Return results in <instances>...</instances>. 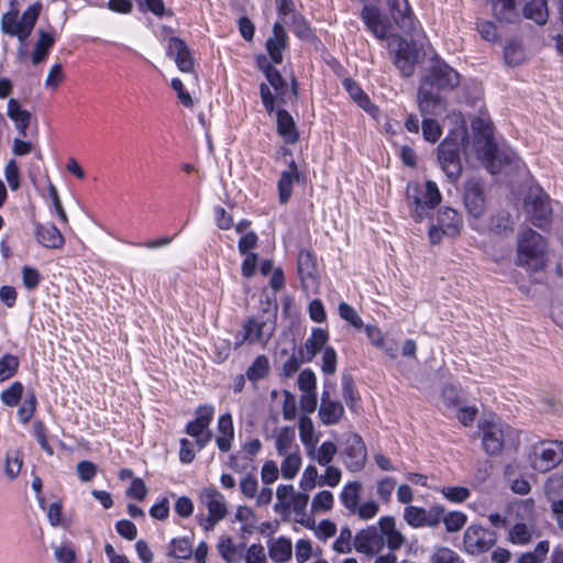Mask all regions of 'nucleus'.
<instances>
[{"mask_svg":"<svg viewBox=\"0 0 563 563\" xmlns=\"http://www.w3.org/2000/svg\"><path fill=\"white\" fill-rule=\"evenodd\" d=\"M523 15L543 25L549 18L547 0H531L523 7Z\"/></svg>","mask_w":563,"mask_h":563,"instance_id":"nucleus-37","label":"nucleus"},{"mask_svg":"<svg viewBox=\"0 0 563 563\" xmlns=\"http://www.w3.org/2000/svg\"><path fill=\"white\" fill-rule=\"evenodd\" d=\"M471 128L472 146L477 157L487 164V168L492 174L500 173L503 158L494 141L490 121L477 117L472 120ZM504 161L509 162V158L505 155Z\"/></svg>","mask_w":563,"mask_h":563,"instance_id":"nucleus-3","label":"nucleus"},{"mask_svg":"<svg viewBox=\"0 0 563 563\" xmlns=\"http://www.w3.org/2000/svg\"><path fill=\"white\" fill-rule=\"evenodd\" d=\"M448 532H456L463 528L467 521L465 514L460 511H451L443 515L442 520Z\"/></svg>","mask_w":563,"mask_h":563,"instance_id":"nucleus-53","label":"nucleus"},{"mask_svg":"<svg viewBox=\"0 0 563 563\" xmlns=\"http://www.w3.org/2000/svg\"><path fill=\"white\" fill-rule=\"evenodd\" d=\"M5 179L9 184V187L12 190H18L20 187V173L18 164L14 159H11L5 166Z\"/></svg>","mask_w":563,"mask_h":563,"instance_id":"nucleus-63","label":"nucleus"},{"mask_svg":"<svg viewBox=\"0 0 563 563\" xmlns=\"http://www.w3.org/2000/svg\"><path fill=\"white\" fill-rule=\"evenodd\" d=\"M339 314L355 329H361L363 327V321L355 309L346 302H341L339 305Z\"/></svg>","mask_w":563,"mask_h":563,"instance_id":"nucleus-57","label":"nucleus"},{"mask_svg":"<svg viewBox=\"0 0 563 563\" xmlns=\"http://www.w3.org/2000/svg\"><path fill=\"white\" fill-rule=\"evenodd\" d=\"M288 46V36L280 22L273 26V34L266 41V51L275 64L283 62V51Z\"/></svg>","mask_w":563,"mask_h":563,"instance_id":"nucleus-24","label":"nucleus"},{"mask_svg":"<svg viewBox=\"0 0 563 563\" xmlns=\"http://www.w3.org/2000/svg\"><path fill=\"white\" fill-rule=\"evenodd\" d=\"M329 339L328 332L322 329H314L311 336L307 339L303 346L299 349V354L306 362H310L319 351L323 349Z\"/></svg>","mask_w":563,"mask_h":563,"instance_id":"nucleus-29","label":"nucleus"},{"mask_svg":"<svg viewBox=\"0 0 563 563\" xmlns=\"http://www.w3.org/2000/svg\"><path fill=\"white\" fill-rule=\"evenodd\" d=\"M344 87L346 91L349 92L350 97L358 103L361 108H363L366 111H369V108L372 107L371 100L363 92L361 87L351 79L344 80Z\"/></svg>","mask_w":563,"mask_h":563,"instance_id":"nucleus-49","label":"nucleus"},{"mask_svg":"<svg viewBox=\"0 0 563 563\" xmlns=\"http://www.w3.org/2000/svg\"><path fill=\"white\" fill-rule=\"evenodd\" d=\"M361 488L362 486L357 482L349 483L344 486L340 496L343 505L353 514L356 512L358 506Z\"/></svg>","mask_w":563,"mask_h":563,"instance_id":"nucleus-41","label":"nucleus"},{"mask_svg":"<svg viewBox=\"0 0 563 563\" xmlns=\"http://www.w3.org/2000/svg\"><path fill=\"white\" fill-rule=\"evenodd\" d=\"M197 418L190 421L186 427V432L197 439V444L203 448L211 439V431L208 427L213 417V408L211 406H200L197 411Z\"/></svg>","mask_w":563,"mask_h":563,"instance_id":"nucleus-18","label":"nucleus"},{"mask_svg":"<svg viewBox=\"0 0 563 563\" xmlns=\"http://www.w3.org/2000/svg\"><path fill=\"white\" fill-rule=\"evenodd\" d=\"M533 470L545 473L555 468L563 461V442L544 441L533 445L529 455Z\"/></svg>","mask_w":563,"mask_h":563,"instance_id":"nucleus-8","label":"nucleus"},{"mask_svg":"<svg viewBox=\"0 0 563 563\" xmlns=\"http://www.w3.org/2000/svg\"><path fill=\"white\" fill-rule=\"evenodd\" d=\"M269 556L275 562H286L291 558V542L279 538L269 547Z\"/></svg>","mask_w":563,"mask_h":563,"instance_id":"nucleus-42","label":"nucleus"},{"mask_svg":"<svg viewBox=\"0 0 563 563\" xmlns=\"http://www.w3.org/2000/svg\"><path fill=\"white\" fill-rule=\"evenodd\" d=\"M295 344H291V353L289 357L283 362V375L285 377H291L300 368L301 363L306 362L301 354L296 353Z\"/></svg>","mask_w":563,"mask_h":563,"instance_id":"nucleus-55","label":"nucleus"},{"mask_svg":"<svg viewBox=\"0 0 563 563\" xmlns=\"http://www.w3.org/2000/svg\"><path fill=\"white\" fill-rule=\"evenodd\" d=\"M532 533L525 523H517L510 530V541L517 544H527L531 541Z\"/></svg>","mask_w":563,"mask_h":563,"instance_id":"nucleus-58","label":"nucleus"},{"mask_svg":"<svg viewBox=\"0 0 563 563\" xmlns=\"http://www.w3.org/2000/svg\"><path fill=\"white\" fill-rule=\"evenodd\" d=\"M299 437L305 446L309 448L313 443L319 442V434L314 431V426L311 418L307 415H302L299 418Z\"/></svg>","mask_w":563,"mask_h":563,"instance_id":"nucleus-40","label":"nucleus"},{"mask_svg":"<svg viewBox=\"0 0 563 563\" xmlns=\"http://www.w3.org/2000/svg\"><path fill=\"white\" fill-rule=\"evenodd\" d=\"M244 339L250 343L266 344L275 331L274 322L263 320L262 318L250 319L244 325Z\"/></svg>","mask_w":563,"mask_h":563,"instance_id":"nucleus-22","label":"nucleus"},{"mask_svg":"<svg viewBox=\"0 0 563 563\" xmlns=\"http://www.w3.org/2000/svg\"><path fill=\"white\" fill-rule=\"evenodd\" d=\"M192 554V547L188 539H174L169 544L168 555L179 559L187 560Z\"/></svg>","mask_w":563,"mask_h":563,"instance_id":"nucleus-46","label":"nucleus"},{"mask_svg":"<svg viewBox=\"0 0 563 563\" xmlns=\"http://www.w3.org/2000/svg\"><path fill=\"white\" fill-rule=\"evenodd\" d=\"M464 206L470 216L479 219L487 209L485 183L481 177L472 176L464 184Z\"/></svg>","mask_w":563,"mask_h":563,"instance_id":"nucleus-10","label":"nucleus"},{"mask_svg":"<svg viewBox=\"0 0 563 563\" xmlns=\"http://www.w3.org/2000/svg\"><path fill=\"white\" fill-rule=\"evenodd\" d=\"M147 495V487L142 478H133L131 486L126 490V496L137 499L140 501L144 500Z\"/></svg>","mask_w":563,"mask_h":563,"instance_id":"nucleus-64","label":"nucleus"},{"mask_svg":"<svg viewBox=\"0 0 563 563\" xmlns=\"http://www.w3.org/2000/svg\"><path fill=\"white\" fill-rule=\"evenodd\" d=\"M298 388L302 393H316V375L311 369H303L298 376Z\"/></svg>","mask_w":563,"mask_h":563,"instance_id":"nucleus-59","label":"nucleus"},{"mask_svg":"<svg viewBox=\"0 0 563 563\" xmlns=\"http://www.w3.org/2000/svg\"><path fill=\"white\" fill-rule=\"evenodd\" d=\"M298 275L301 280L302 288L306 291L317 292L319 289V279L317 275V262L312 252L302 250L297 258Z\"/></svg>","mask_w":563,"mask_h":563,"instance_id":"nucleus-17","label":"nucleus"},{"mask_svg":"<svg viewBox=\"0 0 563 563\" xmlns=\"http://www.w3.org/2000/svg\"><path fill=\"white\" fill-rule=\"evenodd\" d=\"M518 213L515 214L506 209H500L489 218L488 231L499 238H509L515 230Z\"/></svg>","mask_w":563,"mask_h":563,"instance_id":"nucleus-21","label":"nucleus"},{"mask_svg":"<svg viewBox=\"0 0 563 563\" xmlns=\"http://www.w3.org/2000/svg\"><path fill=\"white\" fill-rule=\"evenodd\" d=\"M333 495L329 490L318 493L312 499L311 508L313 511H329L333 507Z\"/></svg>","mask_w":563,"mask_h":563,"instance_id":"nucleus-56","label":"nucleus"},{"mask_svg":"<svg viewBox=\"0 0 563 563\" xmlns=\"http://www.w3.org/2000/svg\"><path fill=\"white\" fill-rule=\"evenodd\" d=\"M544 495L559 527L563 529V475L553 474L548 477L544 483Z\"/></svg>","mask_w":563,"mask_h":563,"instance_id":"nucleus-19","label":"nucleus"},{"mask_svg":"<svg viewBox=\"0 0 563 563\" xmlns=\"http://www.w3.org/2000/svg\"><path fill=\"white\" fill-rule=\"evenodd\" d=\"M301 173L298 170L297 164L295 161H291L288 164V170H284L280 174V178L278 180V195L280 203H286L292 191V184L295 181H299L301 178Z\"/></svg>","mask_w":563,"mask_h":563,"instance_id":"nucleus-25","label":"nucleus"},{"mask_svg":"<svg viewBox=\"0 0 563 563\" xmlns=\"http://www.w3.org/2000/svg\"><path fill=\"white\" fill-rule=\"evenodd\" d=\"M218 430L220 435L217 438V444L220 451L228 452L231 449V441L234 435L233 422L230 413H224L219 418Z\"/></svg>","mask_w":563,"mask_h":563,"instance_id":"nucleus-35","label":"nucleus"},{"mask_svg":"<svg viewBox=\"0 0 563 563\" xmlns=\"http://www.w3.org/2000/svg\"><path fill=\"white\" fill-rule=\"evenodd\" d=\"M441 198L439 188L432 180H427L423 187L418 183H410L407 186L406 200L410 216L416 222L429 217V211L441 202Z\"/></svg>","mask_w":563,"mask_h":563,"instance_id":"nucleus-4","label":"nucleus"},{"mask_svg":"<svg viewBox=\"0 0 563 563\" xmlns=\"http://www.w3.org/2000/svg\"><path fill=\"white\" fill-rule=\"evenodd\" d=\"M7 114L15 123L18 132L22 136H26V130L32 118L31 113L23 109L16 99L12 98L8 101Z\"/></svg>","mask_w":563,"mask_h":563,"instance_id":"nucleus-31","label":"nucleus"},{"mask_svg":"<svg viewBox=\"0 0 563 563\" xmlns=\"http://www.w3.org/2000/svg\"><path fill=\"white\" fill-rule=\"evenodd\" d=\"M42 5L38 2L30 5L19 20V11L12 9L1 18V30L4 34L16 36L23 44L31 35L38 19Z\"/></svg>","mask_w":563,"mask_h":563,"instance_id":"nucleus-5","label":"nucleus"},{"mask_svg":"<svg viewBox=\"0 0 563 563\" xmlns=\"http://www.w3.org/2000/svg\"><path fill=\"white\" fill-rule=\"evenodd\" d=\"M266 79L268 80L269 85L275 89L278 97L282 99V101L285 100L287 96V85L284 78L282 77L280 73L274 68V67H266Z\"/></svg>","mask_w":563,"mask_h":563,"instance_id":"nucleus-50","label":"nucleus"},{"mask_svg":"<svg viewBox=\"0 0 563 563\" xmlns=\"http://www.w3.org/2000/svg\"><path fill=\"white\" fill-rule=\"evenodd\" d=\"M201 503L208 508L206 530H212L214 525L222 520L228 512L224 497L214 487L205 488L200 495Z\"/></svg>","mask_w":563,"mask_h":563,"instance_id":"nucleus-15","label":"nucleus"},{"mask_svg":"<svg viewBox=\"0 0 563 563\" xmlns=\"http://www.w3.org/2000/svg\"><path fill=\"white\" fill-rule=\"evenodd\" d=\"M37 42L35 43L31 59L33 65H40L47 58L51 47L55 43V35L44 30L37 31Z\"/></svg>","mask_w":563,"mask_h":563,"instance_id":"nucleus-32","label":"nucleus"},{"mask_svg":"<svg viewBox=\"0 0 563 563\" xmlns=\"http://www.w3.org/2000/svg\"><path fill=\"white\" fill-rule=\"evenodd\" d=\"M166 54L174 59L178 69L185 74H194L195 59L186 42L177 36L167 38Z\"/></svg>","mask_w":563,"mask_h":563,"instance_id":"nucleus-16","label":"nucleus"},{"mask_svg":"<svg viewBox=\"0 0 563 563\" xmlns=\"http://www.w3.org/2000/svg\"><path fill=\"white\" fill-rule=\"evenodd\" d=\"M277 131L286 143H296L299 139L295 122L286 110H278L277 112Z\"/></svg>","mask_w":563,"mask_h":563,"instance_id":"nucleus-34","label":"nucleus"},{"mask_svg":"<svg viewBox=\"0 0 563 563\" xmlns=\"http://www.w3.org/2000/svg\"><path fill=\"white\" fill-rule=\"evenodd\" d=\"M35 234L37 242L47 249H60L65 242L63 234L53 224H36Z\"/></svg>","mask_w":563,"mask_h":563,"instance_id":"nucleus-28","label":"nucleus"},{"mask_svg":"<svg viewBox=\"0 0 563 563\" xmlns=\"http://www.w3.org/2000/svg\"><path fill=\"white\" fill-rule=\"evenodd\" d=\"M351 540V529L347 527L342 528L339 538L335 540L333 544L334 551H336L338 553H350L352 550Z\"/></svg>","mask_w":563,"mask_h":563,"instance_id":"nucleus-62","label":"nucleus"},{"mask_svg":"<svg viewBox=\"0 0 563 563\" xmlns=\"http://www.w3.org/2000/svg\"><path fill=\"white\" fill-rule=\"evenodd\" d=\"M362 18L366 26L373 32L378 38H385L389 34V29L385 22H383L379 11L369 5H365L362 11Z\"/></svg>","mask_w":563,"mask_h":563,"instance_id":"nucleus-30","label":"nucleus"},{"mask_svg":"<svg viewBox=\"0 0 563 563\" xmlns=\"http://www.w3.org/2000/svg\"><path fill=\"white\" fill-rule=\"evenodd\" d=\"M438 224L442 227L446 235L449 236H456L460 234L463 220L461 214L450 207H443L438 212Z\"/></svg>","mask_w":563,"mask_h":563,"instance_id":"nucleus-27","label":"nucleus"},{"mask_svg":"<svg viewBox=\"0 0 563 563\" xmlns=\"http://www.w3.org/2000/svg\"><path fill=\"white\" fill-rule=\"evenodd\" d=\"M550 550L548 540L540 541L532 552L523 553L519 556L517 563H541L545 560Z\"/></svg>","mask_w":563,"mask_h":563,"instance_id":"nucleus-44","label":"nucleus"},{"mask_svg":"<svg viewBox=\"0 0 563 563\" xmlns=\"http://www.w3.org/2000/svg\"><path fill=\"white\" fill-rule=\"evenodd\" d=\"M393 19L400 27L406 29L411 25L410 9L407 0H387Z\"/></svg>","mask_w":563,"mask_h":563,"instance_id":"nucleus-39","label":"nucleus"},{"mask_svg":"<svg viewBox=\"0 0 563 563\" xmlns=\"http://www.w3.org/2000/svg\"><path fill=\"white\" fill-rule=\"evenodd\" d=\"M548 242L537 231L526 229L517 235L515 264L533 272L545 267L548 261Z\"/></svg>","mask_w":563,"mask_h":563,"instance_id":"nucleus-2","label":"nucleus"},{"mask_svg":"<svg viewBox=\"0 0 563 563\" xmlns=\"http://www.w3.org/2000/svg\"><path fill=\"white\" fill-rule=\"evenodd\" d=\"M460 84V75L439 57H433L420 78L417 104L421 115H442L446 101L442 93L451 91Z\"/></svg>","mask_w":563,"mask_h":563,"instance_id":"nucleus-1","label":"nucleus"},{"mask_svg":"<svg viewBox=\"0 0 563 563\" xmlns=\"http://www.w3.org/2000/svg\"><path fill=\"white\" fill-rule=\"evenodd\" d=\"M493 15L500 22H515L522 0H489Z\"/></svg>","mask_w":563,"mask_h":563,"instance_id":"nucleus-26","label":"nucleus"},{"mask_svg":"<svg viewBox=\"0 0 563 563\" xmlns=\"http://www.w3.org/2000/svg\"><path fill=\"white\" fill-rule=\"evenodd\" d=\"M389 47L395 53L394 64L404 77H411L419 60L420 48L415 42L391 36Z\"/></svg>","mask_w":563,"mask_h":563,"instance_id":"nucleus-9","label":"nucleus"},{"mask_svg":"<svg viewBox=\"0 0 563 563\" xmlns=\"http://www.w3.org/2000/svg\"><path fill=\"white\" fill-rule=\"evenodd\" d=\"M36 396L34 393H30L23 402V405L19 409V416L23 423H27L33 417L36 410Z\"/></svg>","mask_w":563,"mask_h":563,"instance_id":"nucleus-61","label":"nucleus"},{"mask_svg":"<svg viewBox=\"0 0 563 563\" xmlns=\"http://www.w3.org/2000/svg\"><path fill=\"white\" fill-rule=\"evenodd\" d=\"M242 548L243 545L234 544L230 537H222L217 545L219 554L228 563L239 562L243 558Z\"/></svg>","mask_w":563,"mask_h":563,"instance_id":"nucleus-38","label":"nucleus"},{"mask_svg":"<svg viewBox=\"0 0 563 563\" xmlns=\"http://www.w3.org/2000/svg\"><path fill=\"white\" fill-rule=\"evenodd\" d=\"M19 358L13 354H4L0 358V382H4L13 377L19 369Z\"/></svg>","mask_w":563,"mask_h":563,"instance_id":"nucleus-47","label":"nucleus"},{"mask_svg":"<svg viewBox=\"0 0 563 563\" xmlns=\"http://www.w3.org/2000/svg\"><path fill=\"white\" fill-rule=\"evenodd\" d=\"M269 373V362L267 356L258 355L246 371L250 380L256 382L265 378Z\"/></svg>","mask_w":563,"mask_h":563,"instance_id":"nucleus-43","label":"nucleus"},{"mask_svg":"<svg viewBox=\"0 0 563 563\" xmlns=\"http://www.w3.org/2000/svg\"><path fill=\"white\" fill-rule=\"evenodd\" d=\"M344 415V407L340 401H331L324 405H320L319 418L325 426H332L338 423Z\"/></svg>","mask_w":563,"mask_h":563,"instance_id":"nucleus-36","label":"nucleus"},{"mask_svg":"<svg viewBox=\"0 0 563 563\" xmlns=\"http://www.w3.org/2000/svg\"><path fill=\"white\" fill-rule=\"evenodd\" d=\"M353 547L357 552L369 558L380 555L384 540L379 527L371 526L360 530L354 537Z\"/></svg>","mask_w":563,"mask_h":563,"instance_id":"nucleus-14","label":"nucleus"},{"mask_svg":"<svg viewBox=\"0 0 563 563\" xmlns=\"http://www.w3.org/2000/svg\"><path fill=\"white\" fill-rule=\"evenodd\" d=\"M317 444L313 443L306 449L307 456L322 466H328L336 454V445L330 441L323 442L319 448H317Z\"/></svg>","mask_w":563,"mask_h":563,"instance_id":"nucleus-33","label":"nucleus"},{"mask_svg":"<svg viewBox=\"0 0 563 563\" xmlns=\"http://www.w3.org/2000/svg\"><path fill=\"white\" fill-rule=\"evenodd\" d=\"M442 494L446 499H449L453 503H463L464 500H466L470 497L471 492L466 487L449 486V487H443Z\"/></svg>","mask_w":563,"mask_h":563,"instance_id":"nucleus-60","label":"nucleus"},{"mask_svg":"<svg viewBox=\"0 0 563 563\" xmlns=\"http://www.w3.org/2000/svg\"><path fill=\"white\" fill-rule=\"evenodd\" d=\"M478 430L485 452L488 455L501 453L506 443L510 440L514 430L500 419H485L479 421Z\"/></svg>","mask_w":563,"mask_h":563,"instance_id":"nucleus-6","label":"nucleus"},{"mask_svg":"<svg viewBox=\"0 0 563 563\" xmlns=\"http://www.w3.org/2000/svg\"><path fill=\"white\" fill-rule=\"evenodd\" d=\"M344 454L347 457L346 466L350 471L356 472L363 468L367 459V452L365 444L358 434H347Z\"/></svg>","mask_w":563,"mask_h":563,"instance_id":"nucleus-20","label":"nucleus"},{"mask_svg":"<svg viewBox=\"0 0 563 563\" xmlns=\"http://www.w3.org/2000/svg\"><path fill=\"white\" fill-rule=\"evenodd\" d=\"M438 159L446 177L456 181L462 173L459 143L448 139L442 141L438 146Z\"/></svg>","mask_w":563,"mask_h":563,"instance_id":"nucleus-12","label":"nucleus"},{"mask_svg":"<svg viewBox=\"0 0 563 563\" xmlns=\"http://www.w3.org/2000/svg\"><path fill=\"white\" fill-rule=\"evenodd\" d=\"M23 385L20 382H14L8 389L1 394V400L9 407H14L19 404L23 395Z\"/></svg>","mask_w":563,"mask_h":563,"instance_id":"nucleus-54","label":"nucleus"},{"mask_svg":"<svg viewBox=\"0 0 563 563\" xmlns=\"http://www.w3.org/2000/svg\"><path fill=\"white\" fill-rule=\"evenodd\" d=\"M445 508L441 505H433L430 508H422L417 506H407L404 509V520L412 528L439 526Z\"/></svg>","mask_w":563,"mask_h":563,"instance_id":"nucleus-13","label":"nucleus"},{"mask_svg":"<svg viewBox=\"0 0 563 563\" xmlns=\"http://www.w3.org/2000/svg\"><path fill=\"white\" fill-rule=\"evenodd\" d=\"M504 58L509 66L520 65L525 59V52L521 43L515 40L509 41L504 49Z\"/></svg>","mask_w":563,"mask_h":563,"instance_id":"nucleus-45","label":"nucleus"},{"mask_svg":"<svg viewBox=\"0 0 563 563\" xmlns=\"http://www.w3.org/2000/svg\"><path fill=\"white\" fill-rule=\"evenodd\" d=\"M422 134L426 141L435 143L441 136V128L438 121H435L433 115H422Z\"/></svg>","mask_w":563,"mask_h":563,"instance_id":"nucleus-51","label":"nucleus"},{"mask_svg":"<svg viewBox=\"0 0 563 563\" xmlns=\"http://www.w3.org/2000/svg\"><path fill=\"white\" fill-rule=\"evenodd\" d=\"M295 440V429L292 427H284L276 438V450L279 455H286Z\"/></svg>","mask_w":563,"mask_h":563,"instance_id":"nucleus-52","label":"nucleus"},{"mask_svg":"<svg viewBox=\"0 0 563 563\" xmlns=\"http://www.w3.org/2000/svg\"><path fill=\"white\" fill-rule=\"evenodd\" d=\"M378 527L383 536L384 545L388 548V552L396 553L406 542V537L396 528L395 518L390 516L382 517Z\"/></svg>","mask_w":563,"mask_h":563,"instance_id":"nucleus-23","label":"nucleus"},{"mask_svg":"<svg viewBox=\"0 0 563 563\" xmlns=\"http://www.w3.org/2000/svg\"><path fill=\"white\" fill-rule=\"evenodd\" d=\"M301 464V457L298 452L287 453L282 462L280 472L284 478L291 479L296 476Z\"/></svg>","mask_w":563,"mask_h":563,"instance_id":"nucleus-48","label":"nucleus"},{"mask_svg":"<svg viewBox=\"0 0 563 563\" xmlns=\"http://www.w3.org/2000/svg\"><path fill=\"white\" fill-rule=\"evenodd\" d=\"M496 542L497 534L495 531L476 525L467 527L463 537L464 548L472 555L486 553Z\"/></svg>","mask_w":563,"mask_h":563,"instance_id":"nucleus-11","label":"nucleus"},{"mask_svg":"<svg viewBox=\"0 0 563 563\" xmlns=\"http://www.w3.org/2000/svg\"><path fill=\"white\" fill-rule=\"evenodd\" d=\"M523 210L533 225L544 228L551 219L549 196L539 186L530 187L523 199Z\"/></svg>","mask_w":563,"mask_h":563,"instance_id":"nucleus-7","label":"nucleus"}]
</instances>
